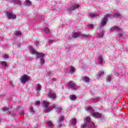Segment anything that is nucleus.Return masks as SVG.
Listing matches in <instances>:
<instances>
[{
  "label": "nucleus",
  "instance_id": "obj_28",
  "mask_svg": "<svg viewBox=\"0 0 128 128\" xmlns=\"http://www.w3.org/2000/svg\"><path fill=\"white\" fill-rule=\"evenodd\" d=\"M83 80L84 82H90V78L88 77H84Z\"/></svg>",
  "mask_w": 128,
  "mask_h": 128
},
{
  "label": "nucleus",
  "instance_id": "obj_8",
  "mask_svg": "<svg viewBox=\"0 0 128 128\" xmlns=\"http://www.w3.org/2000/svg\"><path fill=\"white\" fill-rule=\"evenodd\" d=\"M30 76L26 74H24L21 77V78H20V80L23 84H24L26 82H28V80H30Z\"/></svg>",
  "mask_w": 128,
  "mask_h": 128
},
{
  "label": "nucleus",
  "instance_id": "obj_17",
  "mask_svg": "<svg viewBox=\"0 0 128 128\" xmlns=\"http://www.w3.org/2000/svg\"><path fill=\"white\" fill-rule=\"evenodd\" d=\"M88 18H98V14H88Z\"/></svg>",
  "mask_w": 128,
  "mask_h": 128
},
{
  "label": "nucleus",
  "instance_id": "obj_24",
  "mask_svg": "<svg viewBox=\"0 0 128 128\" xmlns=\"http://www.w3.org/2000/svg\"><path fill=\"white\" fill-rule=\"evenodd\" d=\"M0 64L3 66H4V68H6V66H8V62H6L1 61Z\"/></svg>",
  "mask_w": 128,
  "mask_h": 128
},
{
  "label": "nucleus",
  "instance_id": "obj_9",
  "mask_svg": "<svg viewBox=\"0 0 128 128\" xmlns=\"http://www.w3.org/2000/svg\"><path fill=\"white\" fill-rule=\"evenodd\" d=\"M48 98H50V100H56V92H54L52 91V90H50L48 94Z\"/></svg>",
  "mask_w": 128,
  "mask_h": 128
},
{
  "label": "nucleus",
  "instance_id": "obj_35",
  "mask_svg": "<svg viewBox=\"0 0 128 128\" xmlns=\"http://www.w3.org/2000/svg\"><path fill=\"white\" fill-rule=\"evenodd\" d=\"M8 108H2L3 112H8Z\"/></svg>",
  "mask_w": 128,
  "mask_h": 128
},
{
  "label": "nucleus",
  "instance_id": "obj_41",
  "mask_svg": "<svg viewBox=\"0 0 128 128\" xmlns=\"http://www.w3.org/2000/svg\"><path fill=\"white\" fill-rule=\"evenodd\" d=\"M88 27L90 28H94V25L92 24L88 25Z\"/></svg>",
  "mask_w": 128,
  "mask_h": 128
},
{
  "label": "nucleus",
  "instance_id": "obj_45",
  "mask_svg": "<svg viewBox=\"0 0 128 128\" xmlns=\"http://www.w3.org/2000/svg\"><path fill=\"white\" fill-rule=\"evenodd\" d=\"M22 114H24V112H22Z\"/></svg>",
  "mask_w": 128,
  "mask_h": 128
},
{
  "label": "nucleus",
  "instance_id": "obj_31",
  "mask_svg": "<svg viewBox=\"0 0 128 128\" xmlns=\"http://www.w3.org/2000/svg\"><path fill=\"white\" fill-rule=\"evenodd\" d=\"M98 38H103L104 37V32H100L97 34Z\"/></svg>",
  "mask_w": 128,
  "mask_h": 128
},
{
  "label": "nucleus",
  "instance_id": "obj_33",
  "mask_svg": "<svg viewBox=\"0 0 128 128\" xmlns=\"http://www.w3.org/2000/svg\"><path fill=\"white\" fill-rule=\"evenodd\" d=\"M49 44H52V42H56L54 39H50L48 40Z\"/></svg>",
  "mask_w": 128,
  "mask_h": 128
},
{
  "label": "nucleus",
  "instance_id": "obj_14",
  "mask_svg": "<svg viewBox=\"0 0 128 128\" xmlns=\"http://www.w3.org/2000/svg\"><path fill=\"white\" fill-rule=\"evenodd\" d=\"M6 14L9 20L16 18V16L15 14H14L12 13H10V12H7Z\"/></svg>",
  "mask_w": 128,
  "mask_h": 128
},
{
  "label": "nucleus",
  "instance_id": "obj_37",
  "mask_svg": "<svg viewBox=\"0 0 128 128\" xmlns=\"http://www.w3.org/2000/svg\"><path fill=\"white\" fill-rule=\"evenodd\" d=\"M62 110V108H58V112H61Z\"/></svg>",
  "mask_w": 128,
  "mask_h": 128
},
{
  "label": "nucleus",
  "instance_id": "obj_5",
  "mask_svg": "<svg viewBox=\"0 0 128 128\" xmlns=\"http://www.w3.org/2000/svg\"><path fill=\"white\" fill-rule=\"evenodd\" d=\"M110 30L112 32H118L119 34L116 35V37L118 38H122L123 36H124L122 28L116 26H114L112 28H110Z\"/></svg>",
  "mask_w": 128,
  "mask_h": 128
},
{
  "label": "nucleus",
  "instance_id": "obj_19",
  "mask_svg": "<svg viewBox=\"0 0 128 128\" xmlns=\"http://www.w3.org/2000/svg\"><path fill=\"white\" fill-rule=\"evenodd\" d=\"M98 60L99 64H102V62H104V58H102V56H98Z\"/></svg>",
  "mask_w": 128,
  "mask_h": 128
},
{
  "label": "nucleus",
  "instance_id": "obj_20",
  "mask_svg": "<svg viewBox=\"0 0 128 128\" xmlns=\"http://www.w3.org/2000/svg\"><path fill=\"white\" fill-rule=\"evenodd\" d=\"M24 4H25V6H32V2L30 1V0H26L24 2Z\"/></svg>",
  "mask_w": 128,
  "mask_h": 128
},
{
  "label": "nucleus",
  "instance_id": "obj_11",
  "mask_svg": "<svg viewBox=\"0 0 128 128\" xmlns=\"http://www.w3.org/2000/svg\"><path fill=\"white\" fill-rule=\"evenodd\" d=\"M64 116H60L58 118V126H57V128H62V122H64Z\"/></svg>",
  "mask_w": 128,
  "mask_h": 128
},
{
  "label": "nucleus",
  "instance_id": "obj_3",
  "mask_svg": "<svg viewBox=\"0 0 128 128\" xmlns=\"http://www.w3.org/2000/svg\"><path fill=\"white\" fill-rule=\"evenodd\" d=\"M29 50L30 54H36L37 58H44V54L36 52L32 47L30 46Z\"/></svg>",
  "mask_w": 128,
  "mask_h": 128
},
{
  "label": "nucleus",
  "instance_id": "obj_38",
  "mask_svg": "<svg viewBox=\"0 0 128 128\" xmlns=\"http://www.w3.org/2000/svg\"><path fill=\"white\" fill-rule=\"evenodd\" d=\"M34 44L35 46H38V45L40 44H39L38 42H34Z\"/></svg>",
  "mask_w": 128,
  "mask_h": 128
},
{
  "label": "nucleus",
  "instance_id": "obj_43",
  "mask_svg": "<svg viewBox=\"0 0 128 128\" xmlns=\"http://www.w3.org/2000/svg\"><path fill=\"white\" fill-rule=\"evenodd\" d=\"M21 45H22V44H18V48H20V46Z\"/></svg>",
  "mask_w": 128,
  "mask_h": 128
},
{
  "label": "nucleus",
  "instance_id": "obj_13",
  "mask_svg": "<svg viewBox=\"0 0 128 128\" xmlns=\"http://www.w3.org/2000/svg\"><path fill=\"white\" fill-rule=\"evenodd\" d=\"M79 7H80V6L78 5H76V4H72L70 6V8L69 9H68L67 10H68V12H72V10H76V8H78Z\"/></svg>",
  "mask_w": 128,
  "mask_h": 128
},
{
  "label": "nucleus",
  "instance_id": "obj_10",
  "mask_svg": "<svg viewBox=\"0 0 128 128\" xmlns=\"http://www.w3.org/2000/svg\"><path fill=\"white\" fill-rule=\"evenodd\" d=\"M42 85L40 84H38L35 86V90L36 91L37 96H40V90H42Z\"/></svg>",
  "mask_w": 128,
  "mask_h": 128
},
{
  "label": "nucleus",
  "instance_id": "obj_7",
  "mask_svg": "<svg viewBox=\"0 0 128 128\" xmlns=\"http://www.w3.org/2000/svg\"><path fill=\"white\" fill-rule=\"evenodd\" d=\"M68 88L72 90H74L78 88L76 84L72 80L68 82Z\"/></svg>",
  "mask_w": 128,
  "mask_h": 128
},
{
  "label": "nucleus",
  "instance_id": "obj_29",
  "mask_svg": "<svg viewBox=\"0 0 128 128\" xmlns=\"http://www.w3.org/2000/svg\"><path fill=\"white\" fill-rule=\"evenodd\" d=\"M44 62H45L44 58H40V62L41 66H42L44 64Z\"/></svg>",
  "mask_w": 128,
  "mask_h": 128
},
{
  "label": "nucleus",
  "instance_id": "obj_40",
  "mask_svg": "<svg viewBox=\"0 0 128 128\" xmlns=\"http://www.w3.org/2000/svg\"><path fill=\"white\" fill-rule=\"evenodd\" d=\"M3 58H8V56L6 55V54H4L3 56Z\"/></svg>",
  "mask_w": 128,
  "mask_h": 128
},
{
  "label": "nucleus",
  "instance_id": "obj_16",
  "mask_svg": "<svg viewBox=\"0 0 128 128\" xmlns=\"http://www.w3.org/2000/svg\"><path fill=\"white\" fill-rule=\"evenodd\" d=\"M70 124L72 126H76V119L72 118L70 120Z\"/></svg>",
  "mask_w": 128,
  "mask_h": 128
},
{
  "label": "nucleus",
  "instance_id": "obj_32",
  "mask_svg": "<svg viewBox=\"0 0 128 128\" xmlns=\"http://www.w3.org/2000/svg\"><path fill=\"white\" fill-rule=\"evenodd\" d=\"M44 30L46 34H49L50 33V29H48V28H44Z\"/></svg>",
  "mask_w": 128,
  "mask_h": 128
},
{
  "label": "nucleus",
  "instance_id": "obj_39",
  "mask_svg": "<svg viewBox=\"0 0 128 128\" xmlns=\"http://www.w3.org/2000/svg\"><path fill=\"white\" fill-rule=\"evenodd\" d=\"M34 106H38L40 104V101H38L34 104Z\"/></svg>",
  "mask_w": 128,
  "mask_h": 128
},
{
  "label": "nucleus",
  "instance_id": "obj_23",
  "mask_svg": "<svg viewBox=\"0 0 128 128\" xmlns=\"http://www.w3.org/2000/svg\"><path fill=\"white\" fill-rule=\"evenodd\" d=\"M65 48L66 50H68V52L69 50H70V48H72V46H70L68 44H67L65 45Z\"/></svg>",
  "mask_w": 128,
  "mask_h": 128
},
{
  "label": "nucleus",
  "instance_id": "obj_42",
  "mask_svg": "<svg viewBox=\"0 0 128 128\" xmlns=\"http://www.w3.org/2000/svg\"><path fill=\"white\" fill-rule=\"evenodd\" d=\"M52 82H56V78H52Z\"/></svg>",
  "mask_w": 128,
  "mask_h": 128
},
{
  "label": "nucleus",
  "instance_id": "obj_26",
  "mask_svg": "<svg viewBox=\"0 0 128 128\" xmlns=\"http://www.w3.org/2000/svg\"><path fill=\"white\" fill-rule=\"evenodd\" d=\"M76 98V96L75 95H70V100H75Z\"/></svg>",
  "mask_w": 128,
  "mask_h": 128
},
{
  "label": "nucleus",
  "instance_id": "obj_46",
  "mask_svg": "<svg viewBox=\"0 0 128 128\" xmlns=\"http://www.w3.org/2000/svg\"><path fill=\"white\" fill-rule=\"evenodd\" d=\"M38 20H40V17H39V19Z\"/></svg>",
  "mask_w": 128,
  "mask_h": 128
},
{
  "label": "nucleus",
  "instance_id": "obj_34",
  "mask_svg": "<svg viewBox=\"0 0 128 128\" xmlns=\"http://www.w3.org/2000/svg\"><path fill=\"white\" fill-rule=\"evenodd\" d=\"M16 36H22V33L20 32H16Z\"/></svg>",
  "mask_w": 128,
  "mask_h": 128
},
{
  "label": "nucleus",
  "instance_id": "obj_18",
  "mask_svg": "<svg viewBox=\"0 0 128 128\" xmlns=\"http://www.w3.org/2000/svg\"><path fill=\"white\" fill-rule=\"evenodd\" d=\"M42 104L44 108H48L50 106V103L46 101H44Z\"/></svg>",
  "mask_w": 128,
  "mask_h": 128
},
{
  "label": "nucleus",
  "instance_id": "obj_25",
  "mask_svg": "<svg viewBox=\"0 0 128 128\" xmlns=\"http://www.w3.org/2000/svg\"><path fill=\"white\" fill-rule=\"evenodd\" d=\"M74 70H76V68L72 66H70V72H72V74L74 72Z\"/></svg>",
  "mask_w": 128,
  "mask_h": 128
},
{
  "label": "nucleus",
  "instance_id": "obj_30",
  "mask_svg": "<svg viewBox=\"0 0 128 128\" xmlns=\"http://www.w3.org/2000/svg\"><path fill=\"white\" fill-rule=\"evenodd\" d=\"M106 80L108 82H112V76H107L106 78Z\"/></svg>",
  "mask_w": 128,
  "mask_h": 128
},
{
  "label": "nucleus",
  "instance_id": "obj_1",
  "mask_svg": "<svg viewBox=\"0 0 128 128\" xmlns=\"http://www.w3.org/2000/svg\"><path fill=\"white\" fill-rule=\"evenodd\" d=\"M86 112H89L92 114L93 118H99V120H104V116L98 112H94V110L90 106H88L86 108Z\"/></svg>",
  "mask_w": 128,
  "mask_h": 128
},
{
  "label": "nucleus",
  "instance_id": "obj_44",
  "mask_svg": "<svg viewBox=\"0 0 128 128\" xmlns=\"http://www.w3.org/2000/svg\"><path fill=\"white\" fill-rule=\"evenodd\" d=\"M94 102H98V99L97 98H94Z\"/></svg>",
  "mask_w": 128,
  "mask_h": 128
},
{
  "label": "nucleus",
  "instance_id": "obj_15",
  "mask_svg": "<svg viewBox=\"0 0 128 128\" xmlns=\"http://www.w3.org/2000/svg\"><path fill=\"white\" fill-rule=\"evenodd\" d=\"M54 108H56V105H54L53 106H50L49 108L48 109H45L44 110V112H50V110H54Z\"/></svg>",
  "mask_w": 128,
  "mask_h": 128
},
{
  "label": "nucleus",
  "instance_id": "obj_2",
  "mask_svg": "<svg viewBox=\"0 0 128 128\" xmlns=\"http://www.w3.org/2000/svg\"><path fill=\"white\" fill-rule=\"evenodd\" d=\"M84 124H82L81 128H96L94 123L90 120V118L85 117L84 119Z\"/></svg>",
  "mask_w": 128,
  "mask_h": 128
},
{
  "label": "nucleus",
  "instance_id": "obj_22",
  "mask_svg": "<svg viewBox=\"0 0 128 128\" xmlns=\"http://www.w3.org/2000/svg\"><path fill=\"white\" fill-rule=\"evenodd\" d=\"M104 72L102 70L99 71L98 74V78H100V76H104Z\"/></svg>",
  "mask_w": 128,
  "mask_h": 128
},
{
  "label": "nucleus",
  "instance_id": "obj_4",
  "mask_svg": "<svg viewBox=\"0 0 128 128\" xmlns=\"http://www.w3.org/2000/svg\"><path fill=\"white\" fill-rule=\"evenodd\" d=\"M114 18V16L112 14H106L104 16V18L102 19L100 22V28H102L103 26H104L106 24V22H108V18Z\"/></svg>",
  "mask_w": 128,
  "mask_h": 128
},
{
  "label": "nucleus",
  "instance_id": "obj_21",
  "mask_svg": "<svg viewBox=\"0 0 128 128\" xmlns=\"http://www.w3.org/2000/svg\"><path fill=\"white\" fill-rule=\"evenodd\" d=\"M114 16L116 18H122V14H120L118 12H115L114 13Z\"/></svg>",
  "mask_w": 128,
  "mask_h": 128
},
{
  "label": "nucleus",
  "instance_id": "obj_12",
  "mask_svg": "<svg viewBox=\"0 0 128 128\" xmlns=\"http://www.w3.org/2000/svg\"><path fill=\"white\" fill-rule=\"evenodd\" d=\"M6 2H12L14 4H18L19 6H21L22 1L19 0H6Z\"/></svg>",
  "mask_w": 128,
  "mask_h": 128
},
{
  "label": "nucleus",
  "instance_id": "obj_36",
  "mask_svg": "<svg viewBox=\"0 0 128 128\" xmlns=\"http://www.w3.org/2000/svg\"><path fill=\"white\" fill-rule=\"evenodd\" d=\"M30 112L32 114H34V108H32V107L30 108Z\"/></svg>",
  "mask_w": 128,
  "mask_h": 128
},
{
  "label": "nucleus",
  "instance_id": "obj_27",
  "mask_svg": "<svg viewBox=\"0 0 128 128\" xmlns=\"http://www.w3.org/2000/svg\"><path fill=\"white\" fill-rule=\"evenodd\" d=\"M46 124L47 126H50V128H52L54 126V124L52 122H47Z\"/></svg>",
  "mask_w": 128,
  "mask_h": 128
},
{
  "label": "nucleus",
  "instance_id": "obj_6",
  "mask_svg": "<svg viewBox=\"0 0 128 128\" xmlns=\"http://www.w3.org/2000/svg\"><path fill=\"white\" fill-rule=\"evenodd\" d=\"M72 38H89L90 34H82L80 33H74V34L72 35Z\"/></svg>",
  "mask_w": 128,
  "mask_h": 128
}]
</instances>
